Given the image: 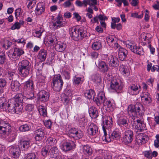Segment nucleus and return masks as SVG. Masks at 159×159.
<instances>
[{
    "label": "nucleus",
    "instance_id": "nucleus-1",
    "mask_svg": "<svg viewBox=\"0 0 159 159\" xmlns=\"http://www.w3.org/2000/svg\"><path fill=\"white\" fill-rule=\"evenodd\" d=\"M142 105L139 103L135 105H131L128 107V113L130 117L132 118L131 124L134 128L138 131L142 132L145 130V125L142 120L138 119L137 116L141 114V108Z\"/></svg>",
    "mask_w": 159,
    "mask_h": 159
},
{
    "label": "nucleus",
    "instance_id": "nucleus-2",
    "mask_svg": "<svg viewBox=\"0 0 159 159\" xmlns=\"http://www.w3.org/2000/svg\"><path fill=\"white\" fill-rule=\"evenodd\" d=\"M19 72L21 75L23 77H26L29 74L31 68L30 63L27 60L22 61L19 63Z\"/></svg>",
    "mask_w": 159,
    "mask_h": 159
},
{
    "label": "nucleus",
    "instance_id": "nucleus-3",
    "mask_svg": "<svg viewBox=\"0 0 159 159\" xmlns=\"http://www.w3.org/2000/svg\"><path fill=\"white\" fill-rule=\"evenodd\" d=\"M69 31L72 38L75 41L82 39L84 36V32L82 29H77L73 27L70 28Z\"/></svg>",
    "mask_w": 159,
    "mask_h": 159
},
{
    "label": "nucleus",
    "instance_id": "nucleus-4",
    "mask_svg": "<svg viewBox=\"0 0 159 159\" xmlns=\"http://www.w3.org/2000/svg\"><path fill=\"white\" fill-rule=\"evenodd\" d=\"M63 82L61 79L60 75H55L52 79V85L53 90L56 91H59L61 89Z\"/></svg>",
    "mask_w": 159,
    "mask_h": 159
},
{
    "label": "nucleus",
    "instance_id": "nucleus-5",
    "mask_svg": "<svg viewBox=\"0 0 159 159\" xmlns=\"http://www.w3.org/2000/svg\"><path fill=\"white\" fill-rule=\"evenodd\" d=\"M24 53L22 49L14 48L11 49L8 52L7 54L10 58L16 60Z\"/></svg>",
    "mask_w": 159,
    "mask_h": 159
},
{
    "label": "nucleus",
    "instance_id": "nucleus-6",
    "mask_svg": "<svg viewBox=\"0 0 159 159\" xmlns=\"http://www.w3.org/2000/svg\"><path fill=\"white\" fill-rule=\"evenodd\" d=\"M133 133L131 129H127L123 134V141L126 144H130L133 140Z\"/></svg>",
    "mask_w": 159,
    "mask_h": 159
},
{
    "label": "nucleus",
    "instance_id": "nucleus-7",
    "mask_svg": "<svg viewBox=\"0 0 159 159\" xmlns=\"http://www.w3.org/2000/svg\"><path fill=\"white\" fill-rule=\"evenodd\" d=\"M69 134L70 137H73L76 139H80L83 136V132L82 131L75 128L70 129Z\"/></svg>",
    "mask_w": 159,
    "mask_h": 159
},
{
    "label": "nucleus",
    "instance_id": "nucleus-8",
    "mask_svg": "<svg viewBox=\"0 0 159 159\" xmlns=\"http://www.w3.org/2000/svg\"><path fill=\"white\" fill-rule=\"evenodd\" d=\"M127 47L132 52L137 54L142 55L144 53L143 48L141 47H137L133 44L129 42L126 44Z\"/></svg>",
    "mask_w": 159,
    "mask_h": 159
},
{
    "label": "nucleus",
    "instance_id": "nucleus-9",
    "mask_svg": "<svg viewBox=\"0 0 159 159\" xmlns=\"http://www.w3.org/2000/svg\"><path fill=\"white\" fill-rule=\"evenodd\" d=\"M103 119V125L102 126L103 130L108 129L111 128L113 125V121L111 117L109 116H104Z\"/></svg>",
    "mask_w": 159,
    "mask_h": 159
},
{
    "label": "nucleus",
    "instance_id": "nucleus-10",
    "mask_svg": "<svg viewBox=\"0 0 159 159\" xmlns=\"http://www.w3.org/2000/svg\"><path fill=\"white\" fill-rule=\"evenodd\" d=\"M9 152L13 158H17L19 157L20 154V150L17 146H11L9 148Z\"/></svg>",
    "mask_w": 159,
    "mask_h": 159
},
{
    "label": "nucleus",
    "instance_id": "nucleus-11",
    "mask_svg": "<svg viewBox=\"0 0 159 159\" xmlns=\"http://www.w3.org/2000/svg\"><path fill=\"white\" fill-rule=\"evenodd\" d=\"M105 94L102 91L99 92L96 98H93V101L98 106L103 104L106 101Z\"/></svg>",
    "mask_w": 159,
    "mask_h": 159
},
{
    "label": "nucleus",
    "instance_id": "nucleus-12",
    "mask_svg": "<svg viewBox=\"0 0 159 159\" xmlns=\"http://www.w3.org/2000/svg\"><path fill=\"white\" fill-rule=\"evenodd\" d=\"M75 146L74 142H66L62 143L61 146V148L64 151L67 152L74 148Z\"/></svg>",
    "mask_w": 159,
    "mask_h": 159
},
{
    "label": "nucleus",
    "instance_id": "nucleus-13",
    "mask_svg": "<svg viewBox=\"0 0 159 159\" xmlns=\"http://www.w3.org/2000/svg\"><path fill=\"white\" fill-rule=\"evenodd\" d=\"M49 94L48 92L44 90L40 91L38 94V98L39 101L44 102L48 100Z\"/></svg>",
    "mask_w": 159,
    "mask_h": 159
},
{
    "label": "nucleus",
    "instance_id": "nucleus-14",
    "mask_svg": "<svg viewBox=\"0 0 159 159\" xmlns=\"http://www.w3.org/2000/svg\"><path fill=\"white\" fill-rule=\"evenodd\" d=\"M148 139V135L143 133H140L137 135L136 141L139 145H141L145 143Z\"/></svg>",
    "mask_w": 159,
    "mask_h": 159
},
{
    "label": "nucleus",
    "instance_id": "nucleus-15",
    "mask_svg": "<svg viewBox=\"0 0 159 159\" xmlns=\"http://www.w3.org/2000/svg\"><path fill=\"white\" fill-rule=\"evenodd\" d=\"M107 62L110 66L116 67L119 65V61L116 57L111 55L108 57Z\"/></svg>",
    "mask_w": 159,
    "mask_h": 159
},
{
    "label": "nucleus",
    "instance_id": "nucleus-16",
    "mask_svg": "<svg viewBox=\"0 0 159 159\" xmlns=\"http://www.w3.org/2000/svg\"><path fill=\"white\" fill-rule=\"evenodd\" d=\"M87 131L89 135H95L98 133V128L96 125L93 123H91L89 125Z\"/></svg>",
    "mask_w": 159,
    "mask_h": 159
},
{
    "label": "nucleus",
    "instance_id": "nucleus-17",
    "mask_svg": "<svg viewBox=\"0 0 159 159\" xmlns=\"http://www.w3.org/2000/svg\"><path fill=\"white\" fill-rule=\"evenodd\" d=\"M100 71L102 73H105L108 71L109 70L108 65L103 61H100L97 65Z\"/></svg>",
    "mask_w": 159,
    "mask_h": 159
},
{
    "label": "nucleus",
    "instance_id": "nucleus-18",
    "mask_svg": "<svg viewBox=\"0 0 159 159\" xmlns=\"http://www.w3.org/2000/svg\"><path fill=\"white\" fill-rule=\"evenodd\" d=\"M24 91L23 93L26 94V91H33L34 87L33 82L31 80H29L26 82L24 88Z\"/></svg>",
    "mask_w": 159,
    "mask_h": 159
},
{
    "label": "nucleus",
    "instance_id": "nucleus-19",
    "mask_svg": "<svg viewBox=\"0 0 159 159\" xmlns=\"http://www.w3.org/2000/svg\"><path fill=\"white\" fill-rule=\"evenodd\" d=\"M127 53V51L126 49L120 47L119 49L118 56L120 60L124 61L126 58Z\"/></svg>",
    "mask_w": 159,
    "mask_h": 159
},
{
    "label": "nucleus",
    "instance_id": "nucleus-20",
    "mask_svg": "<svg viewBox=\"0 0 159 159\" xmlns=\"http://www.w3.org/2000/svg\"><path fill=\"white\" fill-rule=\"evenodd\" d=\"M18 102H16L12 98L9 100L7 104V109L9 112L12 113L15 111V108L16 106V104Z\"/></svg>",
    "mask_w": 159,
    "mask_h": 159
},
{
    "label": "nucleus",
    "instance_id": "nucleus-21",
    "mask_svg": "<svg viewBox=\"0 0 159 159\" xmlns=\"http://www.w3.org/2000/svg\"><path fill=\"white\" fill-rule=\"evenodd\" d=\"M66 47V45L65 43L60 41L56 43L54 46L55 49L59 52L63 51L65 49Z\"/></svg>",
    "mask_w": 159,
    "mask_h": 159
},
{
    "label": "nucleus",
    "instance_id": "nucleus-22",
    "mask_svg": "<svg viewBox=\"0 0 159 159\" xmlns=\"http://www.w3.org/2000/svg\"><path fill=\"white\" fill-rule=\"evenodd\" d=\"M114 36H109L107 38V41L108 44L112 48H118L120 46L118 43L114 41Z\"/></svg>",
    "mask_w": 159,
    "mask_h": 159
},
{
    "label": "nucleus",
    "instance_id": "nucleus-23",
    "mask_svg": "<svg viewBox=\"0 0 159 159\" xmlns=\"http://www.w3.org/2000/svg\"><path fill=\"white\" fill-rule=\"evenodd\" d=\"M110 88L117 92L122 89V87L116 80H113L111 82Z\"/></svg>",
    "mask_w": 159,
    "mask_h": 159
},
{
    "label": "nucleus",
    "instance_id": "nucleus-24",
    "mask_svg": "<svg viewBox=\"0 0 159 159\" xmlns=\"http://www.w3.org/2000/svg\"><path fill=\"white\" fill-rule=\"evenodd\" d=\"M118 124L120 127H126L128 125L129 120L125 117H120L117 121Z\"/></svg>",
    "mask_w": 159,
    "mask_h": 159
},
{
    "label": "nucleus",
    "instance_id": "nucleus-25",
    "mask_svg": "<svg viewBox=\"0 0 159 159\" xmlns=\"http://www.w3.org/2000/svg\"><path fill=\"white\" fill-rule=\"evenodd\" d=\"M89 113L90 116L92 118H96L98 116V111L94 107H91L89 108Z\"/></svg>",
    "mask_w": 159,
    "mask_h": 159
},
{
    "label": "nucleus",
    "instance_id": "nucleus-26",
    "mask_svg": "<svg viewBox=\"0 0 159 159\" xmlns=\"http://www.w3.org/2000/svg\"><path fill=\"white\" fill-rule=\"evenodd\" d=\"M44 11V5L43 2L39 3L37 6L35 12L37 15H41Z\"/></svg>",
    "mask_w": 159,
    "mask_h": 159
},
{
    "label": "nucleus",
    "instance_id": "nucleus-27",
    "mask_svg": "<svg viewBox=\"0 0 159 159\" xmlns=\"http://www.w3.org/2000/svg\"><path fill=\"white\" fill-rule=\"evenodd\" d=\"M55 22L59 28L64 26L66 23V21L63 20L62 16L59 15L57 16V19Z\"/></svg>",
    "mask_w": 159,
    "mask_h": 159
},
{
    "label": "nucleus",
    "instance_id": "nucleus-28",
    "mask_svg": "<svg viewBox=\"0 0 159 159\" xmlns=\"http://www.w3.org/2000/svg\"><path fill=\"white\" fill-rule=\"evenodd\" d=\"M47 55L46 51L44 49H41L39 52L38 57L41 61H44Z\"/></svg>",
    "mask_w": 159,
    "mask_h": 159
},
{
    "label": "nucleus",
    "instance_id": "nucleus-29",
    "mask_svg": "<svg viewBox=\"0 0 159 159\" xmlns=\"http://www.w3.org/2000/svg\"><path fill=\"white\" fill-rule=\"evenodd\" d=\"M3 122L2 121L0 122V130H1L2 133L6 134L7 132H9L11 129V127L10 125H5L6 126H2V125L3 124Z\"/></svg>",
    "mask_w": 159,
    "mask_h": 159
},
{
    "label": "nucleus",
    "instance_id": "nucleus-30",
    "mask_svg": "<svg viewBox=\"0 0 159 159\" xmlns=\"http://www.w3.org/2000/svg\"><path fill=\"white\" fill-rule=\"evenodd\" d=\"M20 86V83L16 80L12 81L11 84V88L13 91H17L18 90Z\"/></svg>",
    "mask_w": 159,
    "mask_h": 159
},
{
    "label": "nucleus",
    "instance_id": "nucleus-31",
    "mask_svg": "<svg viewBox=\"0 0 159 159\" xmlns=\"http://www.w3.org/2000/svg\"><path fill=\"white\" fill-rule=\"evenodd\" d=\"M58 152V150L57 148L56 147H54L50 149L48 153L51 157L53 158L57 156Z\"/></svg>",
    "mask_w": 159,
    "mask_h": 159
},
{
    "label": "nucleus",
    "instance_id": "nucleus-32",
    "mask_svg": "<svg viewBox=\"0 0 159 159\" xmlns=\"http://www.w3.org/2000/svg\"><path fill=\"white\" fill-rule=\"evenodd\" d=\"M103 104L107 111H113V108L112 103H111L110 101L106 99V101H105Z\"/></svg>",
    "mask_w": 159,
    "mask_h": 159
},
{
    "label": "nucleus",
    "instance_id": "nucleus-33",
    "mask_svg": "<svg viewBox=\"0 0 159 159\" xmlns=\"http://www.w3.org/2000/svg\"><path fill=\"white\" fill-rule=\"evenodd\" d=\"M104 132V135L102 137L103 141H104L107 142H110L113 140L111 138V134H108L107 133L106 129H104L103 130Z\"/></svg>",
    "mask_w": 159,
    "mask_h": 159
},
{
    "label": "nucleus",
    "instance_id": "nucleus-34",
    "mask_svg": "<svg viewBox=\"0 0 159 159\" xmlns=\"http://www.w3.org/2000/svg\"><path fill=\"white\" fill-rule=\"evenodd\" d=\"M140 86L137 84H132L130 87L129 90L131 92H133L134 95H136L139 93Z\"/></svg>",
    "mask_w": 159,
    "mask_h": 159
},
{
    "label": "nucleus",
    "instance_id": "nucleus-35",
    "mask_svg": "<svg viewBox=\"0 0 159 159\" xmlns=\"http://www.w3.org/2000/svg\"><path fill=\"white\" fill-rule=\"evenodd\" d=\"M83 152L87 156H89L92 153V149L91 148L87 145H84L83 148Z\"/></svg>",
    "mask_w": 159,
    "mask_h": 159
},
{
    "label": "nucleus",
    "instance_id": "nucleus-36",
    "mask_svg": "<svg viewBox=\"0 0 159 159\" xmlns=\"http://www.w3.org/2000/svg\"><path fill=\"white\" fill-rule=\"evenodd\" d=\"M92 79L93 82L96 84H99L101 81L100 75L98 73L92 75Z\"/></svg>",
    "mask_w": 159,
    "mask_h": 159
},
{
    "label": "nucleus",
    "instance_id": "nucleus-37",
    "mask_svg": "<svg viewBox=\"0 0 159 159\" xmlns=\"http://www.w3.org/2000/svg\"><path fill=\"white\" fill-rule=\"evenodd\" d=\"M121 136L120 133L117 130H114L111 133V138L113 140L119 139Z\"/></svg>",
    "mask_w": 159,
    "mask_h": 159
},
{
    "label": "nucleus",
    "instance_id": "nucleus-38",
    "mask_svg": "<svg viewBox=\"0 0 159 159\" xmlns=\"http://www.w3.org/2000/svg\"><path fill=\"white\" fill-rule=\"evenodd\" d=\"M12 99L16 102L22 103L23 101V96L21 93L16 94Z\"/></svg>",
    "mask_w": 159,
    "mask_h": 159
},
{
    "label": "nucleus",
    "instance_id": "nucleus-39",
    "mask_svg": "<svg viewBox=\"0 0 159 159\" xmlns=\"http://www.w3.org/2000/svg\"><path fill=\"white\" fill-rule=\"evenodd\" d=\"M141 38L142 40L146 41L148 43L151 42V36L149 34H148L145 35V33L141 35Z\"/></svg>",
    "mask_w": 159,
    "mask_h": 159
},
{
    "label": "nucleus",
    "instance_id": "nucleus-40",
    "mask_svg": "<svg viewBox=\"0 0 159 159\" xmlns=\"http://www.w3.org/2000/svg\"><path fill=\"white\" fill-rule=\"evenodd\" d=\"M23 109V107L22 103H18L17 104H16V106L15 108V111L11 113L12 114L16 113L19 114L22 111Z\"/></svg>",
    "mask_w": 159,
    "mask_h": 159
},
{
    "label": "nucleus",
    "instance_id": "nucleus-41",
    "mask_svg": "<svg viewBox=\"0 0 159 159\" xmlns=\"http://www.w3.org/2000/svg\"><path fill=\"white\" fill-rule=\"evenodd\" d=\"M24 22L23 21L20 20L19 22H17L11 27V29L15 30V29L18 30L20 28L21 25L24 24Z\"/></svg>",
    "mask_w": 159,
    "mask_h": 159
},
{
    "label": "nucleus",
    "instance_id": "nucleus-42",
    "mask_svg": "<svg viewBox=\"0 0 159 159\" xmlns=\"http://www.w3.org/2000/svg\"><path fill=\"white\" fill-rule=\"evenodd\" d=\"M7 102L6 98L4 97L0 98V108L2 109H5L7 107Z\"/></svg>",
    "mask_w": 159,
    "mask_h": 159
},
{
    "label": "nucleus",
    "instance_id": "nucleus-43",
    "mask_svg": "<svg viewBox=\"0 0 159 159\" xmlns=\"http://www.w3.org/2000/svg\"><path fill=\"white\" fill-rule=\"evenodd\" d=\"M73 81L74 85H78L82 83L83 81V79L81 77L75 76L73 78Z\"/></svg>",
    "mask_w": 159,
    "mask_h": 159
},
{
    "label": "nucleus",
    "instance_id": "nucleus-44",
    "mask_svg": "<svg viewBox=\"0 0 159 159\" xmlns=\"http://www.w3.org/2000/svg\"><path fill=\"white\" fill-rule=\"evenodd\" d=\"M30 140H25L21 141L20 144L23 147V149L25 150L28 149L30 146Z\"/></svg>",
    "mask_w": 159,
    "mask_h": 159
},
{
    "label": "nucleus",
    "instance_id": "nucleus-45",
    "mask_svg": "<svg viewBox=\"0 0 159 159\" xmlns=\"http://www.w3.org/2000/svg\"><path fill=\"white\" fill-rule=\"evenodd\" d=\"M92 48L94 50H98L100 49L101 47V43L100 41H97L94 42L92 44Z\"/></svg>",
    "mask_w": 159,
    "mask_h": 159
},
{
    "label": "nucleus",
    "instance_id": "nucleus-46",
    "mask_svg": "<svg viewBox=\"0 0 159 159\" xmlns=\"http://www.w3.org/2000/svg\"><path fill=\"white\" fill-rule=\"evenodd\" d=\"M94 91L92 89H90L87 91L86 92L84 93V95L88 99H90L93 97H94Z\"/></svg>",
    "mask_w": 159,
    "mask_h": 159
},
{
    "label": "nucleus",
    "instance_id": "nucleus-47",
    "mask_svg": "<svg viewBox=\"0 0 159 159\" xmlns=\"http://www.w3.org/2000/svg\"><path fill=\"white\" fill-rule=\"evenodd\" d=\"M30 128V127L27 124L20 126L19 129L20 131L25 132L29 130Z\"/></svg>",
    "mask_w": 159,
    "mask_h": 159
},
{
    "label": "nucleus",
    "instance_id": "nucleus-48",
    "mask_svg": "<svg viewBox=\"0 0 159 159\" xmlns=\"http://www.w3.org/2000/svg\"><path fill=\"white\" fill-rule=\"evenodd\" d=\"M39 111L40 115L43 116L46 115L47 111L44 107L42 106H39Z\"/></svg>",
    "mask_w": 159,
    "mask_h": 159
},
{
    "label": "nucleus",
    "instance_id": "nucleus-49",
    "mask_svg": "<svg viewBox=\"0 0 159 159\" xmlns=\"http://www.w3.org/2000/svg\"><path fill=\"white\" fill-rule=\"evenodd\" d=\"M120 20L119 17H113L112 18V22L111 23V27L112 29H115V25L116 23L119 22Z\"/></svg>",
    "mask_w": 159,
    "mask_h": 159
},
{
    "label": "nucleus",
    "instance_id": "nucleus-50",
    "mask_svg": "<svg viewBox=\"0 0 159 159\" xmlns=\"http://www.w3.org/2000/svg\"><path fill=\"white\" fill-rule=\"evenodd\" d=\"M115 1L118 3L117 6L119 7L121 6L122 2L124 6H128L129 5V3L127 0H115Z\"/></svg>",
    "mask_w": 159,
    "mask_h": 159
},
{
    "label": "nucleus",
    "instance_id": "nucleus-51",
    "mask_svg": "<svg viewBox=\"0 0 159 159\" xmlns=\"http://www.w3.org/2000/svg\"><path fill=\"white\" fill-rule=\"evenodd\" d=\"M28 4L27 7L29 9H32L36 4V1L35 0H28Z\"/></svg>",
    "mask_w": 159,
    "mask_h": 159
},
{
    "label": "nucleus",
    "instance_id": "nucleus-52",
    "mask_svg": "<svg viewBox=\"0 0 159 159\" xmlns=\"http://www.w3.org/2000/svg\"><path fill=\"white\" fill-rule=\"evenodd\" d=\"M48 143L50 146L54 145L57 143L56 139L54 138L50 137L48 139Z\"/></svg>",
    "mask_w": 159,
    "mask_h": 159
},
{
    "label": "nucleus",
    "instance_id": "nucleus-53",
    "mask_svg": "<svg viewBox=\"0 0 159 159\" xmlns=\"http://www.w3.org/2000/svg\"><path fill=\"white\" fill-rule=\"evenodd\" d=\"M120 70L123 74L128 75L129 71L126 67L124 65L120 66L119 67Z\"/></svg>",
    "mask_w": 159,
    "mask_h": 159
},
{
    "label": "nucleus",
    "instance_id": "nucleus-54",
    "mask_svg": "<svg viewBox=\"0 0 159 159\" xmlns=\"http://www.w3.org/2000/svg\"><path fill=\"white\" fill-rule=\"evenodd\" d=\"M25 159H38V158L34 153H31L27 154Z\"/></svg>",
    "mask_w": 159,
    "mask_h": 159
},
{
    "label": "nucleus",
    "instance_id": "nucleus-55",
    "mask_svg": "<svg viewBox=\"0 0 159 159\" xmlns=\"http://www.w3.org/2000/svg\"><path fill=\"white\" fill-rule=\"evenodd\" d=\"M6 60V56L5 53L2 52H0V64L4 63Z\"/></svg>",
    "mask_w": 159,
    "mask_h": 159
},
{
    "label": "nucleus",
    "instance_id": "nucleus-56",
    "mask_svg": "<svg viewBox=\"0 0 159 159\" xmlns=\"http://www.w3.org/2000/svg\"><path fill=\"white\" fill-rule=\"evenodd\" d=\"M34 106L32 104H28L26 106L25 109L26 111L30 112L34 110Z\"/></svg>",
    "mask_w": 159,
    "mask_h": 159
},
{
    "label": "nucleus",
    "instance_id": "nucleus-57",
    "mask_svg": "<svg viewBox=\"0 0 159 159\" xmlns=\"http://www.w3.org/2000/svg\"><path fill=\"white\" fill-rule=\"evenodd\" d=\"M16 134L15 133H14L11 134L9 135L8 137L7 138L8 141L9 142H12L14 141L16 138Z\"/></svg>",
    "mask_w": 159,
    "mask_h": 159
},
{
    "label": "nucleus",
    "instance_id": "nucleus-58",
    "mask_svg": "<svg viewBox=\"0 0 159 159\" xmlns=\"http://www.w3.org/2000/svg\"><path fill=\"white\" fill-rule=\"evenodd\" d=\"M49 149L48 148L44 147L41 150V154L43 156H46L48 153Z\"/></svg>",
    "mask_w": 159,
    "mask_h": 159
},
{
    "label": "nucleus",
    "instance_id": "nucleus-59",
    "mask_svg": "<svg viewBox=\"0 0 159 159\" xmlns=\"http://www.w3.org/2000/svg\"><path fill=\"white\" fill-rule=\"evenodd\" d=\"M50 28L53 30L59 28V27L58 26L56 22L54 21H52L50 23Z\"/></svg>",
    "mask_w": 159,
    "mask_h": 159
},
{
    "label": "nucleus",
    "instance_id": "nucleus-60",
    "mask_svg": "<svg viewBox=\"0 0 159 159\" xmlns=\"http://www.w3.org/2000/svg\"><path fill=\"white\" fill-rule=\"evenodd\" d=\"M35 134L40 135L41 136H43L45 134L44 130L42 128L37 130L35 131Z\"/></svg>",
    "mask_w": 159,
    "mask_h": 159
},
{
    "label": "nucleus",
    "instance_id": "nucleus-61",
    "mask_svg": "<svg viewBox=\"0 0 159 159\" xmlns=\"http://www.w3.org/2000/svg\"><path fill=\"white\" fill-rule=\"evenodd\" d=\"M102 157L104 159H111V157L107 151H104L102 153Z\"/></svg>",
    "mask_w": 159,
    "mask_h": 159
},
{
    "label": "nucleus",
    "instance_id": "nucleus-62",
    "mask_svg": "<svg viewBox=\"0 0 159 159\" xmlns=\"http://www.w3.org/2000/svg\"><path fill=\"white\" fill-rule=\"evenodd\" d=\"M144 156L149 159L152 158V151H146L144 153Z\"/></svg>",
    "mask_w": 159,
    "mask_h": 159
},
{
    "label": "nucleus",
    "instance_id": "nucleus-63",
    "mask_svg": "<svg viewBox=\"0 0 159 159\" xmlns=\"http://www.w3.org/2000/svg\"><path fill=\"white\" fill-rule=\"evenodd\" d=\"M50 39L49 40V42H50L51 43H53L56 42L57 41V39L56 38V36L54 35H51L50 36Z\"/></svg>",
    "mask_w": 159,
    "mask_h": 159
},
{
    "label": "nucleus",
    "instance_id": "nucleus-64",
    "mask_svg": "<svg viewBox=\"0 0 159 159\" xmlns=\"http://www.w3.org/2000/svg\"><path fill=\"white\" fill-rule=\"evenodd\" d=\"M89 2V5L91 6H95L96 5H98L97 0H88Z\"/></svg>",
    "mask_w": 159,
    "mask_h": 159
}]
</instances>
